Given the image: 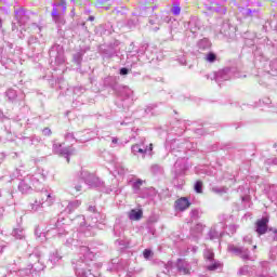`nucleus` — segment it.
<instances>
[{
    "label": "nucleus",
    "mask_w": 277,
    "mask_h": 277,
    "mask_svg": "<svg viewBox=\"0 0 277 277\" xmlns=\"http://www.w3.org/2000/svg\"><path fill=\"white\" fill-rule=\"evenodd\" d=\"M12 236L16 239H25V229H23L22 227H17L13 229Z\"/></svg>",
    "instance_id": "44"
},
{
    "label": "nucleus",
    "mask_w": 277,
    "mask_h": 277,
    "mask_svg": "<svg viewBox=\"0 0 277 277\" xmlns=\"http://www.w3.org/2000/svg\"><path fill=\"white\" fill-rule=\"evenodd\" d=\"M149 25H158L156 27H153L151 30L159 31V27H161V18H159L158 16L149 18Z\"/></svg>",
    "instance_id": "46"
},
{
    "label": "nucleus",
    "mask_w": 277,
    "mask_h": 277,
    "mask_svg": "<svg viewBox=\"0 0 277 277\" xmlns=\"http://www.w3.org/2000/svg\"><path fill=\"white\" fill-rule=\"evenodd\" d=\"M142 185H144V181L142 180H136L133 184H132V189L134 192V194H137V196H140L141 192H142Z\"/></svg>",
    "instance_id": "42"
},
{
    "label": "nucleus",
    "mask_w": 277,
    "mask_h": 277,
    "mask_svg": "<svg viewBox=\"0 0 277 277\" xmlns=\"http://www.w3.org/2000/svg\"><path fill=\"white\" fill-rule=\"evenodd\" d=\"M205 8L208 12H216V14L224 15L226 14V6L217 1H207L205 2Z\"/></svg>",
    "instance_id": "21"
},
{
    "label": "nucleus",
    "mask_w": 277,
    "mask_h": 277,
    "mask_svg": "<svg viewBox=\"0 0 277 277\" xmlns=\"http://www.w3.org/2000/svg\"><path fill=\"white\" fill-rule=\"evenodd\" d=\"M115 170L117 172V174H119V176H124V174H127L129 172V169L124 168V164L117 162L115 164Z\"/></svg>",
    "instance_id": "40"
},
{
    "label": "nucleus",
    "mask_w": 277,
    "mask_h": 277,
    "mask_svg": "<svg viewBox=\"0 0 277 277\" xmlns=\"http://www.w3.org/2000/svg\"><path fill=\"white\" fill-rule=\"evenodd\" d=\"M205 259L207 261H209V263H211V262L215 261V253H213L212 251H206Z\"/></svg>",
    "instance_id": "58"
},
{
    "label": "nucleus",
    "mask_w": 277,
    "mask_h": 277,
    "mask_svg": "<svg viewBox=\"0 0 277 277\" xmlns=\"http://www.w3.org/2000/svg\"><path fill=\"white\" fill-rule=\"evenodd\" d=\"M76 136L74 132H67L65 134V140L66 142H79L80 144H85V142H90V137H81V132H76Z\"/></svg>",
    "instance_id": "28"
},
{
    "label": "nucleus",
    "mask_w": 277,
    "mask_h": 277,
    "mask_svg": "<svg viewBox=\"0 0 277 277\" xmlns=\"http://www.w3.org/2000/svg\"><path fill=\"white\" fill-rule=\"evenodd\" d=\"M49 261L53 266L57 265L60 261H62V254H60V251H54L50 254Z\"/></svg>",
    "instance_id": "37"
},
{
    "label": "nucleus",
    "mask_w": 277,
    "mask_h": 277,
    "mask_svg": "<svg viewBox=\"0 0 277 277\" xmlns=\"http://www.w3.org/2000/svg\"><path fill=\"white\" fill-rule=\"evenodd\" d=\"M52 8L51 16L54 23H56L58 27L66 25V19L62 16L63 14H66V1L54 2Z\"/></svg>",
    "instance_id": "10"
},
{
    "label": "nucleus",
    "mask_w": 277,
    "mask_h": 277,
    "mask_svg": "<svg viewBox=\"0 0 277 277\" xmlns=\"http://www.w3.org/2000/svg\"><path fill=\"white\" fill-rule=\"evenodd\" d=\"M118 53H120L118 41L104 44L100 48V55L103 57V60H111V57H118Z\"/></svg>",
    "instance_id": "12"
},
{
    "label": "nucleus",
    "mask_w": 277,
    "mask_h": 277,
    "mask_svg": "<svg viewBox=\"0 0 277 277\" xmlns=\"http://www.w3.org/2000/svg\"><path fill=\"white\" fill-rule=\"evenodd\" d=\"M95 8H97L98 10H102V11L103 10L107 11V10H109V4H107L106 1H96Z\"/></svg>",
    "instance_id": "54"
},
{
    "label": "nucleus",
    "mask_w": 277,
    "mask_h": 277,
    "mask_svg": "<svg viewBox=\"0 0 277 277\" xmlns=\"http://www.w3.org/2000/svg\"><path fill=\"white\" fill-rule=\"evenodd\" d=\"M51 64H56V66H62L66 62V56H64V47L55 43L51 47L49 51Z\"/></svg>",
    "instance_id": "11"
},
{
    "label": "nucleus",
    "mask_w": 277,
    "mask_h": 277,
    "mask_svg": "<svg viewBox=\"0 0 277 277\" xmlns=\"http://www.w3.org/2000/svg\"><path fill=\"white\" fill-rule=\"evenodd\" d=\"M252 267L249 265L242 266L241 268H239L238 274L239 276H250V274H252Z\"/></svg>",
    "instance_id": "48"
},
{
    "label": "nucleus",
    "mask_w": 277,
    "mask_h": 277,
    "mask_svg": "<svg viewBox=\"0 0 277 277\" xmlns=\"http://www.w3.org/2000/svg\"><path fill=\"white\" fill-rule=\"evenodd\" d=\"M188 207H192V202L187 197H181L175 201V209L177 211H187Z\"/></svg>",
    "instance_id": "29"
},
{
    "label": "nucleus",
    "mask_w": 277,
    "mask_h": 277,
    "mask_svg": "<svg viewBox=\"0 0 277 277\" xmlns=\"http://www.w3.org/2000/svg\"><path fill=\"white\" fill-rule=\"evenodd\" d=\"M217 38H223L227 42L237 40V26H233L230 22H223L219 28L215 29Z\"/></svg>",
    "instance_id": "7"
},
{
    "label": "nucleus",
    "mask_w": 277,
    "mask_h": 277,
    "mask_svg": "<svg viewBox=\"0 0 277 277\" xmlns=\"http://www.w3.org/2000/svg\"><path fill=\"white\" fill-rule=\"evenodd\" d=\"M21 53V49L14 48V43L5 41V47L0 45V64L5 66L9 62H12L16 55Z\"/></svg>",
    "instance_id": "8"
},
{
    "label": "nucleus",
    "mask_w": 277,
    "mask_h": 277,
    "mask_svg": "<svg viewBox=\"0 0 277 277\" xmlns=\"http://www.w3.org/2000/svg\"><path fill=\"white\" fill-rule=\"evenodd\" d=\"M104 88H110L119 96V101L116 105L119 109L127 111L131 105H133V90L129 87H124L118 83V80L114 76L106 77L104 79Z\"/></svg>",
    "instance_id": "2"
},
{
    "label": "nucleus",
    "mask_w": 277,
    "mask_h": 277,
    "mask_svg": "<svg viewBox=\"0 0 277 277\" xmlns=\"http://www.w3.org/2000/svg\"><path fill=\"white\" fill-rule=\"evenodd\" d=\"M52 150L54 155L65 157V159H67V163H70V155H75V148L64 147L62 143H54L52 146Z\"/></svg>",
    "instance_id": "15"
},
{
    "label": "nucleus",
    "mask_w": 277,
    "mask_h": 277,
    "mask_svg": "<svg viewBox=\"0 0 277 277\" xmlns=\"http://www.w3.org/2000/svg\"><path fill=\"white\" fill-rule=\"evenodd\" d=\"M72 92L75 96H81V94H85V88L81 85H77L72 88Z\"/></svg>",
    "instance_id": "53"
},
{
    "label": "nucleus",
    "mask_w": 277,
    "mask_h": 277,
    "mask_svg": "<svg viewBox=\"0 0 277 277\" xmlns=\"http://www.w3.org/2000/svg\"><path fill=\"white\" fill-rule=\"evenodd\" d=\"M221 228L222 230H217V225H214L210 228V230L208 232V239H210L211 241L215 240V239H222V237H224V228H226V223L224 222H220Z\"/></svg>",
    "instance_id": "24"
},
{
    "label": "nucleus",
    "mask_w": 277,
    "mask_h": 277,
    "mask_svg": "<svg viewBox=\"0 0 277 277\" xmlns=\"http://www.w3.org/2000/svg\"><path fill=\"white\" fill-rule=\"evenodd\" d=\"M144 53H148L146 45H143L141 49L129 50L127 54V64H131V57H135V55H144Z\"/></svg>",
    "instance_id": "31"
},
{
    "label": "nucleus",
    "mask_w": 277,
    "mask_h": 277,
    "mask_svg": "<svg viewBox=\"0 0 277 277\" xmlns=\"http://www.w3.org/2000/svg\"><path fill=\"white\" fill-rule=\"evenodd\" d=\"M181 143L179 142H171V155L173 157H177L173 169V184L175 187H181L184 183L183 176H185L187 170H189V162H187V158L183 155H180L179 153H183L179 150V145Z\"/></svg>",
    "instance_id": "4"
},
{
    "label": "nucleus",
    "mask_w": 277,
    "mask_h": 277,
    "mask_svg": "<svg viewBox=\"0 0 277 277\" xmlns=\"http://www.w3.org/2000/svg\"><path fill=\"white\" fill-rule=\"evenodd\" d=\"M5 96L8 98V102L9 103H19V105H25V94H19L16 92V90L14 89H9L6 92H5Z\"/></svg>",
    "instance_id": "23"
},
{
    "label": "nucleus",
    "mask_w": 277,
    "mask_h": 277,
    "mask_svg": "<svg viewBox=\"0 0 277 277\" xmlns=\"http://www.w3.org/2000/svg\"><path fill=\"white\" fill-rule=\"evenodd\" d=\"M211 40L209 38H202L197 42L198 51H211Z\"/></svg>",
    "instance_id": "35"
},
{
    "label": "nucleus",
    "mask_w": 277,
    "mask_h": 277,
    "mask_svg": "<svg viewBox=\"0 0 277 277\" xmlns=\"http://www.w3.org/2000/svg\"><path fill=\"white\" fill-rule=\"evenodd\" d=\"M51 194H49V192L43 190L40 193V198L35 199V201L29 205V209L32 213H40V211H42V209H44V202H47V200H51Z\"/></svg>",
    "instance_id": "13"
},
{
    "label": "nucleus",
    "mask_w": 277,
    "mask_h": 277,
    "mask_svg": "<svg viewBox=\"0 0 277 277\" xmlns=\"http://www.w3.org/2000/svg\"><path fill=\"white\" fill-rule=\"evenodd\" d=\"M131 151L134 155H142L144 157L145 155H148V153L153 151V144L146 145V138H141V142L138 144L132 145Z\"/></svg>",
    "instance_id": "16"
},
{
    "label": "nucleus",
    "mask_w": 277,
    "mask_h": 277,
    "mask_svg": "<svg viewBox=\"0 0 277 277\" xmlns=\"http://www.w3.org/2000/svg\"><path fill=\"white\" fill-rule=\"evenodd\" d=\"M157 104H149L145 107L146 116H157Z\"/></svg>",
    "instance_id": "39"
},
{
    "label": "nucleus",
    "mask_w": 277,
    "mask_h": 277,
    "mask_svg": "<svg viewBox=\"0 0 277 277\" xmlns=\"http://www.w3.org/2000/svg\"><path fill=\"white\" fill-rule=\"evenodd\" d=\"M79 177L89 187H93V188L104 187L103 192L105 194H116V195L120 194V189L118 187L116 186L105 187V182H102L101 179L96 177V175H94L93 173H90V171H87L84 169H81L79 173Z\"/></svg>",
    "instance_id": "5"
},
{
    "label": "nucleus",
    "mask_w": 277,
    "mask_h": 277,
    "mask_svg": "<svg viewBox=\"0 0 277 277\" xmlns=\"http://www.w3.org/2000/svg\"><path fill=\"white\" fill-rule=\"evenodd\" d=\"M11 176L12 179H21V176H23V172L21 169H15Z\"/></svg>",
    "instance_id": "63"
},
{
    "label": "nucleus",
    "mask_w": 277,
    "mask_h": 277,
    "mask_svg": "<svg viewBox=\"0 0 277 277\" xmlns=\"http://www.w3.org/2000/svg\"><path fill=\"white\" fill-rule=\"evenodd\" d=\"M143 256H144V259H150V256H153V250H150V249H145V250L143 251Z\"/></svg>",
    "instance_id": "64"
},
{
    "label": "nucleus",
    "mask_w": 277,
    "mask_h": 277,
    "mask_svg": "<svg viewBox=\"0 0 277 277\" xmlns=\"http://www.w3.org/2000/svg\"><path fill=\"white\" fill-rule=\"evenodd\" d=\"M149 172L153 174V176H163L164 170L161 164H151Z\"/></svg>",
    "instance_id": "36"
},
{
    "label": "nucleus",
    "mask_w": 277,
    "mask_h": 277,
    "mask_svg": "<svg viewBox=\"0 0 277 277\" xmlns=\"http://www.w3.org/2000/svg\"><path fill=\"white\" fill-rule=\"evenodd\" d=\"M212 77H214L215 82L219 83V85H221L222 82L230 81V79L233 78H241V74H239V71L235 67H226L215 72Z\"/></svg>",
    "instance_id": "9"
},
{
    "label": "nucleus",
    "mask_w": 277,
    "mask_h": 277,
    "mask_svg": "<svg viewBox=\"0 0 277 277\" xmlns=\"http://www.w3.org/2000/svg\"><path fill=\"white\" fill-rule=\"evenodd\" d=\"M219 267H220V263L215 260L210 262V264L207 265V269L209 272H215V269H217Z\"/></svg>",
    "instance_id": "56"
},
{
    "label": "nucleus",
    "mask_w": 277,
    "mask_h": 277,
    "mask_svg": "<svg viewBox=\"0 0 277 277\" xmlns=\"http://www.w3.org/2000/svg\"><path fill=\"white\" fill-rule=\"evenodd\" d=\"M188 29L193 35V38H196L198 34H200V29H202V22L197 16L190 17L188 22Z\"/></svg>",
    "instance_id": "22"
},
{
    "label": "nucleus",
    "mask_w": 277,
    "mask_h": 277,
    "mask_svg": "<svg viewBox=\"0 0 277 277\" xmlns=\"http://www.w3.org/2000/svg\"><path fill=\"white\" fill-rule=\"evenodd\" d=\"M212 192L214 194H226L228 192V188H226V187H212Z\"/></svg>",
    "instance_id": "61"
},
{
    "label": "nucleus",
    "mask_w": 277,
    "mask_h": 277,
    "mask_svg": "<svg viewBox=\"0 0 277 277\" xmlns=\"http://www.w3.org/2000/svg\"><path fill=\"white\" fill-rule=\"evenodd\" d=\"M175 267L182 276H189L192 274V264L185 259H177Z\"/></svg>",
    "instance_id": "20"
},
{
    "label": "nucleus",
    "mask_w": 277,
    "mask_h": 277,
    "mask_svg": "<svg viewBox=\"0 0 277 277\" xmlns=\"http://www.w3.org/2000/svg\"><path fill=\"white\" fill-rule=\"evenodd\" d=\"M155 196H157V189L154 187L142 188L138 193L140 198H155Z\"/></svg>",
    "instance_id": "34"
},
{
    "label": "nucleus",
    "mask_w": 277,
    "mask_h": 277,
    "mask_svg": "<svg viewBox=\"0 0 277 277\" xmlns=\"http://www.w3.org/2000/svg\"><path fill=\"white\" fill-rule=\"evenodd\" d=\"M28 176L32 185H38V183H44V181H47V177L49 176V171L38 168L32 175Z\"/></svg>",
    "instance_id": "19"
},
{
    "label": "nucleus",
    "mask_w": 277,
    "mask_h": 277,
    "mask_svg": "<svg viewBox=\"0 0 277 277\" xmlns=\"http://www.w3.org/2000/svg\"><path fill=\"white\" fill-rule=\"evenodd\" d=\"M29 183H31V182L29 181V175H27V177L25 180L19 182L18 190L22 194H29L31 192V185Z\"/></svg>",
    "instance_id": "32"
},
{
    "label": "nucleus",
    "mask_w": 277,
    "mask_h": 277,
    "mask_svg": "<svg viewBox=\"0 0 277 277\" xmlns=\"http://www.w3.org/2000/svg\"><path fill=\"white\" fill-rule=\"evenodd\" d=\"M171 12H172L173 16H179L181 14V3L174 2L173 6L171 8Z\"/></svg>",
    "instance_id": "52"
},
{
    "label": "nucleus",
    "mask_w": 277,
    "mask_h": 277,
    "mask_svg": "<svg viewBox=\"0 0 277 277\" xmlns=\"http://www.w3.org/2000/svg\"><path fill=\"white\" fill-rule=\"evenodd\" d=\"M194 189L196 194H202V181L195 182Z\"/></svg>",
    "instance_id": "59"
},
{
    "label": "nucleus",
    "mask_w": 277,
    "mask_h": 277,
    "mask_svg": "<svg viewBox=\"0 0 277 277\" xmlns=\"http://www.w3.org/2000/svg\"><path fill=\"white\" fill-rule=\"evenodd\" d=\"M51 230H56L57 237H61V238L66 237L68 235V232L66 230V224H64L63 221L61 220L56 221L55 219H52L50 221V227L47 233H43L42 229H40V227H36L35 235L38 240L47 241V235H49Z\"/></svg>",
    "instance_id": "6"
},
{
    "label": "nucleus",
    "mask_w": 277,
    "mask_h": 277,
    "mask_svg": "<svg viewBox=\"0 0 277 277\" xmlns=\"http://www.w3.org/2000/svg\"><path fill=\"white\" fill-rule=\"evenodd\" d=\"M79 207H81V201L74 200L68 203L65 211H66V213H72V211H75L76 209H79Z\"/></svg>",
    "instance_id": "38"
},
{
    "label": "nucleus",
    "mask_w": 277,
    "mask_h": 277,
    "mask_svg": "<svg viewBox=\"0 0 277 277\" xmlns=\"http://www.w3.org/2000/svg\"><path fill=\"white\" fill-rule=\"evenodd\" d=\"M172 142H179L177 150H181L182 153H177V155H182L183 157L187 155V150L194 153V150L198 148V145L196 143L188 140H173Z\"/></svg>",
    "instance_id": "17"
},
{
    "label": "nucleus",
    "mask_w": 277,
    "mask_h": 277,
    "mask_svg": "<svg viewBox=\"0 0 277 277\" xmlns=\"http://www.w3.org/2000/svg\"><path fill=\"white\" fill-rule=\"evenodd\" d=\"M268 196L272 202H277V185H272L269 187Z\"/></svg>",
    "instance_id": "47"
},
{
    "label": "nucleus",
    "mask_w": 277,
    "mask_h": 277,
    "mask_svg": "<svg viewBox=\"0 0 277 277\" xmlns=\"http://www.w3.org/2000/svg\"><path fill=\"white\" fill-rule=\"evenodd\" d=\"M138 23H140V19L137 17H134V18L128 19L126 23V26H128L129 29H135Z\"/></svg>",
    "instance_id": "49"
},
{
    "label": "nucleus",
    "mask_w": 277,
    "mask_h": 277,
    "mask_svg": "<svg viewBox=\"0 0 277 277\" xmlns=\"http://www.w3.org/2000/svg\"><path fill=\"white\" fill-rule=\"evenodd\" d=\"M88 50H80L79 52L75 53L72 56V62L78 66L77 70L81 71V64L83 62V55H85Z\"/></svg>",
    "instance_id": "33"
},
{
    "label": "nucleus",
    "mask_w": 277,
    "mask_h": 277,
    "mask_svg": "<svg viewBox=\"0 0 277 277\" xmlns=\"http://www.w3.org/2000/svg\"><path fill=\"white\" fill-rule=\"evenodd\" d=\"M31 274H34V271L31 269V267L29 266V264H28V267H26V268H21V269L17 272V275L21 276V277H31Z\"/></svg>",
    "instance_id": "43"
},
{
    "label": "nucleus",
    "mask_w": 277,
    "mask_h": 277,
    "mask_svg": "<svg viewBox=\"0 0 277 277\" xmlns=\"http://www.w3.org/2000/svg\"><path fill=\"white\" fill-rule=\"evenodd\" d=\"M80 137L83 140H85V137H90V140H92V132L90 130L80 131Z\"/></svg>",
    "instance_id": "62"
},
{
    "label": "nucleus",
    "mask_w": 277,
    "mask_h": 277,
    "mask_svg": "<svg viewBox=\"0 0 277 277\" xmlns=\"http://www.w3.org/2000/svg\"><path fill=\"white\" fill-rule=\"evenodd\" d=\"M206 61H208L210 64H213L217 60V55L213 52H208L205 57Z\"/></svg>",
    "instance_id": "55"
},
{
    "label": "nucleus",
    "mask_w": 277,
    "mask_h": 277,
    "mask_svg": "<svg viewBox=\"0 0 277 277\" xmlns=\"http://www.w3.org/2000/svg\"><path fill=\"white\" fill-rule=\"evenodd\" d=\"M142 211L141 210H131L129 214L130 220H141L142 219Z\"/></svg>",
    "instance_id": "50"
},
{
    "label": "nucleus",
    "mask_w": 277,
    "mask_h": 277,
    "mask_svg": "<svg viewBox=\"0 0 277 277\" xmlns=\"http://www.w3.org/2000/svg\"><path fill=\"white\" fill-rule=\"evenodd\" d=\"M189 216H190V220L196 221L199 217H202V210L195 208V209L190 210Z\"/></svg>",
    "instance_id": "45"
},
{
    "label": "nucleus",
    "mask_w": 277,
    "mask_h": 277,
    "mask_svg": "<svg viewBox=\"0 0 277 277\" xmlns=\"http://www.w3.org/2000/svg\"><path fill=\"white\" fill-rule=\"evenodd\" d=\"M88 213H90L88 220L91 221V224L85 226L81 223L80 232H74L72 237L66 239L65 246H67V248L72 246L74 248H81V246H83V237H94L96 235L94 229L102 228L101 225L105 226V220L107 216L98 212L96 206H89Z\"/></svg>",
    "instance_id": "1"
},
{
    "label": "nucleus",
    "mask_w": 277,
    "mask_h": 277,
    "mask_svg": "<svg viewBox=\"0 0 277 277\" xmlns=\"http://www.w3.org/2000/svg\"><path fill=\"white\" fill-rule=\"evenodd\" d=\"M227 250L235 256H239L240 259H242V261H250V249L246 246H235L233 243H229L227 246Z\"/></svg>",
    "instance_id": "14"
},
{
    "label": "nucleus",
    "mask_w": 277,
    "mask_h": 277,
    "mask_svg": "<svg viewBox=\"0 0 277 277\" xmlns=\"http://www.w3.org/2000/svg\"><path fill=\"white\" fill-rule=\"evenodd\" d=\"M79 252L81 256L72 261V267L77 277H96V274L92 273L94 265V252L90 251L88 246H80Z\"/></svg>",
    "instance_id": "3"
},
{
    "label": "nucleus",
    "mask_w": 277,
    "mask_h": 277,
    "mask_svg": "<svg viewBox=\"0 0 277 277\" xmlns=\"http://www.w3.org/2000/svg\"><path fill=\"white\" fill-rule=\"evenodd\" d=\"M113 267L108 268L110 272H124L129 268L128 260L114 259L111 260Z\"/></svg>",
    "instance_id": "26"
},
{
    "label": "nucleus",
    "mask_w": 277,
    "mask_h": 277,
    "mask_svg": "<svg viewBox=\"0 0 277 277\" xmlns=\"http://www.w3.org/2000/svg\"><path fill=\"white\" fill-rule=\"evenodd\" d=\"M241 36H242V38L245 40V44H247V47H254V42L256 40V32L247 30V31L242 32Z\"/></svg>",
    "instance_id": "30"
},
{
    "label": "nucleus",
    "mask_w": 277,
    "mask_h": 277,
    "mask_svg": "<svg viewBox=\"0 0 277 277\" xmlns=\"http://www.w3.org/2000/svg\"><path fill=\"white\" fill-rule=\"evenodd\" d=\"M251 8H247L243 9L242 14L245 16H251L254 18H259L260 14H261V10L256 9V8H261V5H263L261 2H251ZM254 5H256V8H254Z\"/></svg>",
    "instance_id": "27"
},
{
    "label": "nucleus",
    "mask_w": 277,
    "mask_h": 277,
    "mask_svg": "<svg viewBox=\"0 0 277 277\" xmlns=\"http://www.w3.org/2000/svg\"><path fill=\"white\" fill-rule=\"evenodd\" d=\"M269 224V219L263 216L262 219L258 220L255 223V233L258 235H265L266 233L269 234V227L267 226Z\"/></svg>",
    "instance_id": "25"
},
{
    "label": "nucleus",
    "mask_w": 277,
    "mask_h": 277,
    "mask_svg": "<svg viewBox=\"0 0 277 277\" xmlns=\"http://www.w3.org/2000/svg\"><path fill=\"white\" fill-rule=\"evenodd\" d=\"M115 243L117 246H120L121 248H129V241L122 239V238H119L115 241Z\"/></svg>",
    "instance_id": "60"
},
{
    "label": "nucleus",
    "mask_w": 277,
    "mask_h": 277,
    "mask_svg": "<svg viewBox=\"0 0 277 277\" xmlns=\"http://www.w3.org/2000/svg\"><path fill=\"white\" fill-rule=\"evenodd\" d=\"M14 14H15V21H17L19 25H27V23H29V14H31V12L25 10V8L23 6L17 9L15 8Z\"/></svg>",
    "instance_id": "18"
},
{
    "label": "nucleus",
    "mask_w": 277,
    "mask_h": 277,
    "mask_svg": "<svg viewBox=\"0 0 277 277\" xmlns=\"http://www.w3.org/2000/svg\"><path fill=\"white\" fill-rule=\"evenodd\" d=\"M29 267L30 269H32V273H34V272H44L47 266L43 263H41L40 260H38L37 263L29 264Z\"/></svg>",
    "instance_id": "41"
},
{
    "label": "nucleus",
    "mask_w": 277,
    "mask_h": 277,
    "mask_svg": "<svg viewBox=\"0 0 277 277\" xmlns=\"http://www.w3.org/2000/svg\"><path fill=\"white\" fill-rule=\"evenodd\" d=\"M268 237H271L273 241H277V228L269 227Z\"/></svg>",
    "instance_id": "57"
},
{
    "label": "nucleus",
    "mask_w": 277,
    "mask_h": 277,
    "mask_svg": "<svg viewBox=\"0 0 277 277\" xmlns=\"http://www.w3.org/2000/svg\"><path fill=\"white\" fill-rule=\"evenodd\" d=\"M230 143L227 144H215L212 146V150H228V148H230Z\"/></svg>",
    "instance_id": "51"
}]
</instances>
